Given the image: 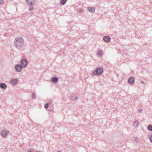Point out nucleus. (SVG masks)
I'll return each mask as SVG.
<instances>
[{
    "label": "nucleus",
    "mask_w": 152,
    "mask_h": 152,
    "mask_svg": "<svg viewBox=\"0 0 152 152\" xmlns=\"http://www.w3.org/2000/svg\"><path fill=\"white\" fill-rule=\"evenodd\" d=\"M36 0H26V1L28 5L31 6L34 4Z\"/></svg>",
    "instance_id": "5"
},
{
    "label": "nucleus",
    "mask_w": 152,
    "mask_h": 152,
    "mask_svg": "<svg viewBox=\"0 0 152 152\" xmlns=\"http://www.w3.org/2000/svg\"><path fill=\"white\" fill-rule=\"evenodd\" d=\"M141 83H144V82H143L142 81L141 82Z\"/></svg>",
    "instance_id": "27"
},
{
    "label": "nucleus",
    "mask_w": 152,
    "mask_h": 152,
    "mask_svg": "<svg viewBox=\"0 0 152 152\" xmlns=\"http://www.w3.org/2000/svg\"><path fill=\"white\" fill-rule=\"evenodd\" d=\"M18 80L16 79H12L11 80V83L12 84L15 85L17 83Z\"/></svg>",
    "instance_id": "12"
},
{
    "label": "nucleus",
    "mask_w": 152,
    "mask_h": 152,
    "mask_svg": "<svg viewBox=\"0 0 152 152\" xmlns=\"http://www.w3.org/2000/svg\"><path fill=\"white\" fill-rule=\"evenodd\" d=\"M103 72V69L102 67L96 68L95 70L92 71V74L94 76L101 75Z\"/></svg>",
    "instance_id": "2"
},
{
    "label": "nucleus",
    "mask_w": 152,
    "mask_h": 152,
    "mask_svg": "<svg viewBox=\"0 0 152 152\" xmlns=\"http://www.w3.org/2000/svg\"><path fill=\"white\" fill-rule=\"evenodd\" d=\"M51 80V81L55 84L57 83L58 81V79L56 77H52Z\"/></svg>",
    "instance_id": "7"
},
{
    "label": "nucleus",
    "mask_w": 152,
    "mask_h": 152,
    "mask_svg": "<svg viewBox=\"0 0 152 152\" xmlns=\"http://www.w3.org/2000/svg\"><path fill=\"white\" fill-rule=\"evenodd\" d=\"M36 152H42L40 151H37Z\"/></svg>",
    "instance_id": "26"
},
{
    "label": "nucleus",
    "mask_w": 152,
    "mask_h": 152,
    "mask_svg": "<svg viewBox=\"0 0 152 152\" xmlns=\"http://www.w3.org/2000/svg\"><path fill=\"white\" fill-rule=\"evenodd\" d=\"M8 134V132L7 131L2 130L1 132V135L3 137H5Z\"/></svg>",
    "instance_id": "10"
},
{
    "label": "nucleus",
    "mask_w": 152,
    "mask_h": 152,
    "mask_svg": "<svg viewBox=\"0 0 152 152\" xmlns=\"http://www.w3.org/2000/svg\"><path fill=\"white\" fill-rule=\"evenodd\" d=\"M4 3V1L3 0H0V4H3Z\"/></svg>",
    "instance_id": "22"
},
{
    "label": "nucleus",
    "mask_w": 152,
    "mask_h": 152,
    "mask_svg": "<svg viewBox=\"0 0 152 152\" xmlns=\"http://www.w3.org/2000/svg\"><path fill=\"white\" fill-rule=\"evenodd\" d=\"M87 9L89 12L91 13H94L95 11V8L93 7H88Z\"/></svg>",
    "instance_id": "8"
},
{
    "label": "nucleus",
    "mask_w": 152,
    "mask_h": 152,
    "mask_svg": "<svg viewBox=\"0 0 152 152\" xmlns=\"http://www.w3.org/2000/svg\"><path fill=\"white\" fill-rule=\"evenodd\" d=\"M24 41L21 37H18L15 39L14 42L15 46L18 49H21L24 45Z\"/></svg>",
    "instance_id": "1"
},
{
    "label": "nucleus",
    "mask_w": 152,
    "mask_h": 152,
    "mask_svg": "<svg viewBox=\"0 0 152 152\" xmlns=\"http://www.w3.org/2000/svg\"><path fill=\"white\" fill-rule=\"evenodd\" d=\"M97 55L99 56H101L102 55V51L99 50L97 52Z\"/></svg>",
    "instance_id": "16"
},
{
    "label": "nucleus",
    "mask_w": 152,
    "mask_h": 152,
    "mask_svg": "<svg viewBox=\"0 0 152 152\" xmlns=\"http://www.w3.org/2000/svg\"><path fill=\"white\" fill-rule=\"evenodd\" d=\"M31 97L32 99H35L36 98V95L34 93H33L31 95Z\"/></svg>",
    "instance_id": "18"
},
{
    "label": "nucleus",
    "mask_w": 152,
    "mask_h": 152,
    "mask_svg": "<svg viewBox=\"0 0 152 152\" xmlns=\"http://www.w3.org/2000/svg\"><path fill=\"white\" fill-rule=\"evenodd\" d=\"M147 129L149 131L152 132V125H149L147 127Z\"/></svg>",
    "instance_id": "14"
},
{
    "label": "nucleus",
    "mask_w": 152,
    "mask_h": 152,
    "mask_svg": "<svg viewBox=\"0 0 152 152\" xmlns=\"http://www.w3.org/2000/svg\"><path fill=\"white\" fill-rule=\"evenodd\" d=\"M138 122L137 121H135L133 123L134 126L136 127H137L139 125V124L138 123Z\"/></svg>",
    "instance_id": "15"
},
{
    "label": "nucleus",
    "mask_w": 152,
    "mask_h": 152,
    "mask_svg": "<svg viewBox=\"0 0 152 152\" xmlns=\"http://www.w3.org/2000/svg\"><path fill=\"white\" fill-rule=\"evenodd\" d=\"M128 82L130 85H132L134 82V78L133 77H131L128 79Z\"/></svg>",
    "instance_id": "6"
},
{
    "label": "nucleus",
    "mask_w": 152,
    "mask_h": 152,
    "mask_svg": "<svg viewBox=\"0 0 152 152\" xmlns=\"http://www.w3.org/2000/svg\"><path fill=\"white\" fill-rule=\"evenodd\" d=\"M23 66L19 64H17L15 65V71L17 72H20L22 70Z\"/></svg>",
    "instance_id": "3"
},
{
    "label": "nucleus",
    "mask_w": 152,
    "mask_h": 152,
    "mask_svg": "<svg viewBox=\"0 0 152 152\" xmlns=\"http://www.w3.org/2000/svg\"><path fill=\"white\" fill-rule=\"evenodd\" d=\"M28 63L27 61L25 59L21 60L20 61V64L23 67H26L27 66Z\"/></svg>",
    "instance_id": "4"
},
{
    "label": "nucleus",
    "mask_w": 152,
    "mask_h": 152,
    "mask_svg": "<svg viewBox=\"0 0 152 152\" xmlns=\"http://www.w3.org/2000/svg\"><path fill=\"white\" fill-rule=\"evenodd\" d=\"M28 152H34V151L33 150H29Z\"/></svg>",
    "instance_id": "24"
},
{
    "label": "nucleus",
    "mask_w": 152,
    "mask_h": 152,
    "mask_svg": "<svg viewBox=\"0 0 152 152\" xmlns=\"http://www.w3.org/2000/svg\"><path fill=\"white\" fill-rule=\"evenodd\" d=\"M49 104L48 103H46L44 105V107L46 109H47L48 107Z\"/></svg>",
    "instance_id": "20"
},
{
    "label": "nucleus",
    "mask_w": 152,
    "mask_h": 152,
    "mask_svg": "<svg viewBox=\"0 0 152 152\" xmlns=\"http://www.w3.org/2000/svg\"><path fill=\"white\" fill-rule=\"evenodd\" d=\"M83 12V10L82 9H80L78 10L77 12L78 13H81Z\"/></svg>",
    "instance_id": "19"
},
{
    "label": "nucleus",
    "mask_w": 152,
    "mask_h": 152,
    "mask_svg": "<svg viewBox=\"0 0 152 152\" xmlns=\"http://www.w3.org/2000/svg\"><path fill=\"white\" fill-rule=\"evenodd\" d=\"M150 139L151 142L152 143V134L151 135V136H150Z\"/></svg>",
    "instance_id": "23"
},
{
    "label": "nucleus",
    "mask_w": 152,
    "mask_h": 152,
    "mask_svg": "<svg viewBox=\"0 0 152 152\" xmlns=\"http://www.w3.org/2000/svg\"><path fill=\"white\" fill-rule=\"evenodd\" d=\"M142 111V110L141 109H139L138 110V112H141Z\"/></svg>",
    "instance_id": "25"
},
{
    "label": "nucleus",
    "mask_w": 152,
    "mask_h": 152,
    "mask_svg": "<svg viewBox=\"0 0 152 152\" xmlns=\"http://www.w3.org/2000/svg\"><path fill=\"white\" fill-rule=\"evenodd\" d=\"M78 98L76 96L75 97V98L74 99V98L73 97H71V99L73 101L75 100H77L78 99Z\"/></svg>",
    "instance_id": "21"
},
{
    "label": "nucleus",
    "mask_w": 152,
    "mask_h": 152,
    "mask_svg": "<svg viewBox=\"0 0 152 152\" xmlns=\"http://www.w3.org/2000/svg\"><path fill=\"white\" fill-rule=\"evenodd\" d=\"M34 8H33L32 6H30L29 8V10L31 12H32L34 11Z\"/></svg>",
    "instance_id": "17"
},
{
    "label": "nucleus",
    "mask_w": 152,
    "mask_h": 152,
    "mask_svg": "<svg viewBox=\"0 0 152 152\" xmlns=\"http://www.w3.org/2000/svg\"><path fill=\"white\" fill-rule=\"evenodd\" d=\"M103 39L104 40L107 42H109L111 39L110 38L109 36H104Z\"/></svg>",
    "instance_id": "9"
},
{
    "label": "nucleus",
    "mask_w": 152,
    "mask_h": 152,
    "mask_svg": "<svg viewBox=\"0 0 152 152\" xmlns=\"http://www.w3.org/2000/svg\"><path fill=\"white\" fill-rule=\"evenodd\" d=\"M67 0H61L60 1V4L62 5L65 4Z\"/></svg>",
    "instance_id": "13"
},
{
    "label": "nucleus",
    "mask_w": 152,
    "mask_h": 152,
    "mask_svg": "<svg viewBox=\"0 0 152 152\" xmlns=\"http://www.w3.org/2000/svg\"><path fill=\"white\" fill-rule=\"evenodd\" d=\"M7 88L6 85L4 83H0V88L2 89H6Z\"/></svg>",
    "instance_id": "11"
}]
</instances>
